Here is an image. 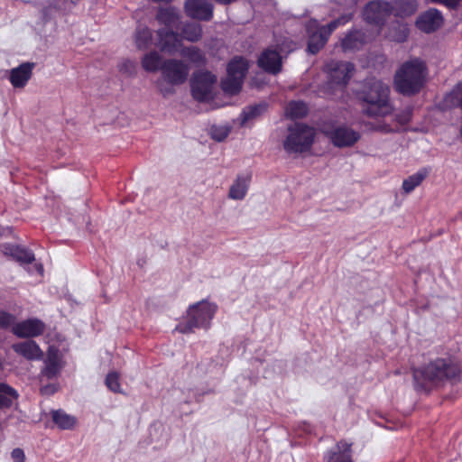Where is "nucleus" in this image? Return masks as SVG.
<instances>
[{"instance_id":"1a4fd4ad","label":"nucleus","mask_w":462,"mask_h":462,"mask_svg":"<svg viewBox=\"0 0 462 462\" xmlns=\"http://www.w3.org/2000/svg\"><path fill=\"white\" fill-rule=\"evenodd\" d=\"M217 77L208 71H199L191 79L192 96L198 101H207L212 97Z\"/></svg>"},{"instance_id":"4c0bfd02","label":"nucleus","mask_w":462,"mask_h":462,"mask_svg":"<svg viewBox=\"0 0 462 462\" xmlns=\"http://www.w3.org/2000/svg\"><path fill=\"white\" fill-rule=\"evenodd\" d=\"M228 134H229V128L226 126L214 125L210 129L211 137L217 142H221V141L225 140L227 137Z\"/></svg>"},{"instance_id":"a211bd4d","label":"nucleus","mask_w":462,"mask_h":462,"mask_svg":"<svg viewBox=\"0 0 462 462\" xmlns=\"http://www.w3.org/2000/svg\"><path fill=\"white\" fill-rule=\"evenodd\" d=\"M44 324L36 319H27L17 323L13 328V332L19 337H34L42 335L44 331Z\"/></svg>"},{"instance_id":"a19ab883","label":"nucleus","mask_w":462,"mask_h":462,"mask_svg":"<svg viewBox=\"0 0 462 462\" xmlns=\"http://www.w3.org/2000/svg\"><path fill=\"white\" fill-rule=\"evenodd\" d=\"M11 457L14 462H25V454L20 448H14L11 452Z\"/></svg>"},{"instance_id":"f704fd0d","label":"nucleus","mask_w":462,"mask_h":462,"mask_svg":"<svg viewBox=\"0 0 462 462\" xmlns=\"http://www.w3.org/2000/svg\"><path fill=\"white\" fill-rule=\"evenodd\" d=\"M409 34L407 24L395 23L389 29L388 37L397 42H403L406 41Z\"/></svg>"},{"instance_id":"423d86ee","label":"nucleus","mask_w":462,"mask_h":462,"mask_svg":"<svg viewBox=\"0 0 462 462\" xmlns=\"http://www.w3.org/2000/svg\"><path fill=\"white\" fill-rule=\"evenodd\" d=\"M216 310V305L204 300L190 306L187 313V321L177 326L176 330L189 333L194 328H208Z\"/></svg>"},{"instance_id":"0eeeda50","label":"nucleus","mask_w":462,"mask_h":462,"mask_svg":"<svg viewBox=\"0 0 462 462\" xmlns=\"http://www.w3.org/2000/svg\"><path fill=\"white\" fill-rule=\"evenodd\" d=\"M289 134L283 142V148L289 153L304 152L310 149L315 131L302 124H295L288 128Z\"/></svg>"},{"instance_id":"7ed1b4c3","label":"nucleus","mask_w":462,"mask_h":462,"mask_svg":"<svg viewBox=\"0 0 462 462\" xmlns=\"http://www.w3.org/2000/svg\"><path fill=\"white\" fill-rule=\"evenodd\" d=\"M427 75L424 62L413 59L404 62L395 72L394 88L404 96H413L422 88Z\"/></svg>"},{"instance_id":"cd10ccee","label":"nucleus","mask_w":462,"mask_h":462,"mask_svg":"<svg viewBox=\"0 0 462 462\" xmlns=\"http://www.w3.org/2000/svg\"><path fill=\"white\" fill-rule=\"evenodd\" d=\"M134 42L138 50H145L152 44V31L143 25H139L134 32Z\"/></svg>"},{"instance_id":"79ce46f5","label":"nucleus","mask_w":462,"mask_h":462,"mask_svg":"<svg viewBox=\"0 0 462 462\" xmlns=\"http://www.w3.org/2000/svg\"><path fill=\"white\" fill-rule=\"evenodd\" d=\"M433 3L442 4L449 8H456L462 0H430Z\"/></svg>"},{"instance_id":"c9c22d12","label":"nucleus","mask_w":462,"mask_h":462,"mask_svg":"<svg viewBox=\"0 0 462 462\" xmlns=\"http://www.w3.org/2000/svg\"><path fill=\"white\" fill-rule=\"evenodd\" d=\"M307 112V106L301 101H292L286 107V115L291 118H301Z\"/></svg>"},{"instance_id":"9d476101","label":"nucleus","mask_w":462,"mask_h":462,"mask_svg":"<svg viewBox=\"0 0 462 462\" xmlns=\"http://www.w3.org/2000/svg\"><path fill=\"white\" fill-rule=\"evenodd\" d=\"M392 5L387 2L371 1L365 5L363 17L366 23L380 28L392 13Z\"/></svg>"},{"instance_id":"6e6552de","label":"nucleus","mask_w":462,"mask_h":462,"mask_svg":"<svg viewBox=\"0 0 462 462\" xmlns=\"http://www.w3.org/2000/svg\"><path fill=\"white\" fill-rule=\"evenodd\" d=\"M248 69L247 61L241 58H234L227 66V75L222 80L221 87L224 92L235 95L242 88L244 79Z\"/></svg>"},{"instance_id":"2f4dec72","label":"nucleus","mask_w":462,"mask_h":462,"mask_svg":"<svg viewBox=\"0 0 462 462\" xmlns=\"http://www.w3.org/2000/svg\"><path fill=\"white\" fill-rule=\"evenodd\" d=\"M266 109V103H260L245 107L241 114V125H245L247 122L259 117Z\"/></svg>"},{"instance_id":"bb28decb","label":"nucleus","mask_w":462,"mask_h":462,"mask_svg":"<svg viewBox=\"0 0 462 462\" xmlns=\"http://www.w3.org/2000/svg\"><path fill=\"white\" fill-rule=\"evenodd\" d=\"M203 35L202 26L196 23H187L180 30L181 40H186L190 42H198L201 40Z\"/></svg>"},{"instance_id":"c85d7f7f","label":"nucleus","mask_w":462,"mask_h":462,"mask_svg":"<svg viewBox=\"0 0 462 462\" xmlns=\"http://www.w3.org/2000/svg\"><path fill=\"white\" fill-rule=\"evenodd\" d=\"M162 62V56L156 51L146 53L141 61L143 69L149 72H155L161 69Z\"/></svg>"},{"instance_id":"ea45409f","label":"nucleus","mask_w":462,"mask_h":462,"mask_svg":"<svg viewBox=\"0 0 462 462\" xmlns=\"http://www.w3.org/2000/svg\"><path fill=\"white\" fill-rule=\"evenodd\" d=\"M14 322V317L5 311H0V327L7 328Z\"/></svg>"},{"instance_id":"aec40b11","label":"nucleus","mask_w":462,"mask_h":462,"mask_svg":"<svg viewBox=\"0 0 462 462\" xmlns=\"http://www.w3.org/2000/svg\"><path fill=\"white\" fill-rule=\"evenodd\" d=\"M34 68V63L32 62H24L11 69L10 71V82L14 88H23L28 80L31 79L32 74V69Z\"/></svg>"},{"instance_id":"ddd939ff","label":"nucleus","mask_w":462,"mask_h":462,"mask_svg":"<svg viewBox=\"0 0 462 462\" xmlns=\"http://www.w3.org/2000/svg\"><path fill=\"white\" fill-rule=\"evenodd\" d=\"M185 11L190 18L201 21H209L213 16V5L207 0H187Z\"/></svg>"},{"instance_id":"dca6fc26","label":"nucleus","mask_w":462,"mask_h":462,"mask_svg":"<svg viewBox=\"0 0 462 462\" xmlns=\"http://www.w3.org/2000/svg\"><path fill=\"white\" fill-rule=\"evenodd\" d=\"M443 24V16L441 13L435 9L430 8L426 12L420 14L416 21V26L422 32L430 33L432 32Z\"/></svg>"},{"instance_id":"49530a36","label":"nucleus","mask_w":462,"mask_h":462,"mask_svg":"<svg viewBox=\"0 0 462 462\" xmlns=\"http://www.w3.org/2000/svg\"><path fill=\"white\" fill-rule=\"evenodd\" d=\"M125 65H129L131 68H133V67H134V66H133V63H132V62H130V61H128Z\"/></svg>"},{"instance_id":"37998d69","label":"nucleus","mask_w":462,"mask_h":462,"mask_svg":"<svg viewBox=\"0 0 462 462\" xmlns=\"http://www.w3.org/2000/svg\"><path fill=\"white\" fill-rule=\"evenodd\" d=\"M42 394L51 395L56 392V387L53 384H47L41 388Z\"/></svg>"},{"instance_id":"20e7f679","label":"nucleus","mask_w":462,"mask_h":462,"mask_svg":"<svg viewBox=\"0 0 462 462\" xmlns=\"http://www.w3.org/2000/svg\"><path fill=\"white\" fill-rule=\"evenodd\" d=\"M162 79L156 81L159 91L164 96L174 93L173 86L183 84L189 76V68L182 60L169 59L161 67Z\"/></svg>"},{"instance_id":"c756f323","label":"nucleus","mask_w":462,"mask_h":462,"mask_svg":"<svg viewBox=\"0 0 462 462\" xmlns=\"http://www.w3.org/2000/svg\"><path fill=\"white\" fill-rule=\"evenodd\" d=\"M429 171L427 169H421L418 172L409 176L402 182V190L405 194L411 193L428 176Z\"/></svg>"},{"instance_id":"473e14b6","label":"nucleus","mask_w":462,"mask_h":462,"mask_svg":"<svg viewBox=\"0 0 462 462\" xmlns=\"http://www.w3.org/2000/svg\"><path fill=\"white\" fill-rule=\"evenodd\" d=\"M52 420L62 430H70L76 424V419L61 410L52 411Z\"/></svg>"},{"instance_id":"c03bdc74","label":"nucleus","mask_w":462,"mask_h":462,"mask_svg":"<svg viewBox=\"0 0 462 462\" xmlns=\"http://www.w3.org/2000/svg\"><path fill=\"white\" fill-rule=\"evenodd\" d=\"M37 270H38V272H39L41 274H42V272H43V268H42V265H39V266L37 267Z\"/></svg>"},{"instance_id":"e433bc0d","label":"nucleus","mask_w":462,"mask_h":462,"mask_svg":"<svg viewBox=\"0 0 462 462\" xmlns=\"http://www.w3.org/2000/svg\"><path fill=\"white\" fill-rule=\"evenodd\" d=\"M396 5L398 14L402 16H408L417 11L418 4L416 0H397Z\"/></svg>"},{"instance_id":"58836bf2","label":"nucleus","mask_w":462,"mask_h":462,"mask_svg":"<svg viewBox=\"0 0 462 462\" xmlns=\"http://www.w3.org/2000/svg\"><path fill=\"white\" fill-rule=\"evenodd\" d=\"M106 386L115 393L120 392L119 376L116 373H110L106 378Z\"/></svg>"},{"instance_id":"72a5a7b5","label":"nucleus","mask_w":462,"mask_h":462,"mask_svg":"<svg viewBox=\"0 0 462 462\" xmlns=\"http://www.w3.org/2000/svg\"><path fill=\"white\" fill-rule=\"evenodd\" d=\"M18 397L17 392L6 383H0V408H9L13 400Z\"/></svg>"},{"instance_id":"f3484780","label":"nucleus","mask_w":462,"mask_h":462,"mask_svg":"<svg viewBox=\"0 0 462 462\" xmlns=\"http://www.w3.org/2000/svg\"><path fill=\"white\" fill-rule=\"evenodd\" d=\"M62 368V363L59 355L58 348L50 346L47 352V357L44 361V367L41 372V377L47 380L59 375Z\"/></svg>"},{"instance_id":"a18cd8bd","label":"nucleus","mask_w":462,"mask_h":462,"mask_svg":"<svg viewBox=\"0 0 462 462\" xmlns=\"http://www.w3.org/2000/svg\"><path fill=\"white\" fill-rule=\"evenodd\" d=\"M153 2H166V3H169V2H171L172 0H152Z\"/></svg>"},{"instance_id":"7c9ffc66","label":"nucleus","mask_w":462,"mask_h":462,"mask_svg":"<svg viewBox=\"0 0 462 462\" xmlns=\"http://www.w3.org/2000/svg\"><path fill=\"white\" fill-rule=\"evenodd\" d=\"M180 53L183 58L196 65H203L206 61L205 54L199 48L196 46H182Z\"/></svg>"},{"instance_id":"412c9836","label":"nucleus","mask_w":462,"mask_h":462,"mask_svg":"<svg viewBox=\"0 0 462 462\" xmlns=\"http://www.w3.org/2000/svg\"><path fill=\"white\" fill-rule=\"evenodd\" d=\"M411 118V109L408 107L396 114L392 123H378L374 126V130L384 134L393 133L398 131L401 125L408 124Z\"/></svg>"},{"instance_id":"5701e85b","label":"nucleus","mask_w":462,"mask_h":462,"mask_svg":"<svg viewBox=\"0 0 462 462\" xmlns=\"http://www.w3.org/2000/svg\"><path fill=\"white\" fill-rule=\"evenodd\" d=\"M326 460L327 462H352L351 444L343 440L338 442L336 449L328 454Z\"/></svg>"},{"instance_id":"6ab92c4d","label":"nucleus","mask_w":462,"mask_h":462,"mask_svg":"<svg viewBox=\"0 0 462 462\" xmlns=\"http://www.w3.org/2000/svg\"><path fill=\"white\" fill-rule=\"evenodd\" d=\"M13 350L27 360H41L43 357V352L33 340H25L15 343L12 346Z\"/></svg>"},{"instance_id":"4468645a","label":"nucleus","mask_w":462,"mask_h":462,"mask_svg":"<svg viewBox=\"0 0 462 462\" xmlns=\"http://www.w3.org/2000/svg\"><path fill=\"white\" fill-rule=\"evenodd\" d=\"M333 144L337 147L353 146L360 138L358 132L347 126H337L329 133Z\"/></svg>"},{"instance_id":"9b49d317","label":"nucleus","mask_w":462,"mask_h":462,"mask_svg":"<svg viewBox=\"0 0 462 462\" xmlns=\"http://www.w3.org/2000/svg\"><path fill=\"white\" fill-rule=\"evenodd\" d=\"M157 47L161 51L170 55L180 52L182 48V40L180 36L174 32L172 29L162 28L157 31Z\"/></svg>"},{"instance_id":"b1692460","label":"nucleus","mask_w":462,"mask_h":462,"mask_svg":"<svg viewBox=\"0 0 462 462\" xmlns=\"http://www.w3.org/2000/svg\"><path fill=\"white\" fill-rule=\"evenodd\" d=\"M179 11L174 7H166L159 9L156 19L160 23H162L166 28L172 29L177 27L180 23Z\"/></svg>"},{"instance_id":"39448f33","label":"nucleus","mask_w":462,"mask_h":462,"mask_svg":"<svg viewBox=\"0 0 462 462\" xmlns=\"http://www.w3.org/2000/svg\"><path fill=\"white\" fill-rule=\"evenodd\" d=\"M352 19L351 14H344L332 21L326 26L319 27L316 23H310L307 26L309 35L308 51L311 54L318 53L326 44L329 35L339 25H343Z\"/></svg>"},{"instance_id":"a878e982","label":"nucleus","mask_w":462,"mask_h":462,"mask_svg":"<svg viewBox=\"0 0 462 462\" xmlns=\"http://www.w3.org/2000/svg\"><path fill=\"white\" fill-rule=\"evenodd\" d=\"M249 182V176H238L229 189L228 197L236 200L243 199L247 193Z\"/></svg>"},{"instance_id":"2eb2a0df","label":"nucleus","mask_w":462,"mask_h":462,"mask_svg":"<svg viewBox=\"0 0 462 462\" xmlns=\"http://www.w3.org/2000/svg\"><path fill=\"white\" fill-rule=\"evenodd\" d=\"M371 37L361 30L354 29L347 32L340 41V46L344 52H354L362 49Z\"/></svg>"},{"instance_id":"393cba45","label":"nucleus","mask_w":462,"mask_h":462,"mask_svg":"<svg viewBox=\"0 0 462 462\" xmlns=\"http://www.w3.org/2000/svg\"><path fill=\"white\" fill-rule=\"evenodd\" d=\"M4 253L23 263H30L34 261V254L29 249L14 245L4 246Z\"/></svg>"},{"instance_id":"f257e3e1","label":"nucleus","mask_w":462,"mask_h":462,"mask_svg":"<svg viewBox=\"0 0 462 462\" xmlns=\"http://www.w3.org/2000/svg\"><path fill=\"white\" fill-rule=\"evenodd\" d=\"M356 97L361 102L364 115L380 118L393 114V106L390 99V88L380 79H369L363 82Z\"/></svg>"},{"instance_id":"f8f14e48","label":"nucleus","mask_w":462,"mask_h":462,"mask_svg":"<svg viewBox=\"0 0 462 462\" xmlns=\"http://www.w3.org/2000/svg\"><path fill=\"white\" fill-rule=\"evenodd\" d=\"M326 68L331 83L343 87L347 84L354 71V65L346 61L330 60Z\"/></svg>"},{"instance_id":"4be33fe9","label":"nucleus","mask_w":462,"mask_h":462,"mask_svg":"<svg viewBox=\"0 0 462 462\" xmlns=\"http://www.w3.org/2000/svg\"><path fill=\"white\" fill-rule=\"evenodd\" d=\"M258 64L265 71L277 74L282 69V59L276 51L266 50L259 57Z\"/></svg>"},{"instance_id":"f03ea898","label":"nucleus","mask_w":462,"mask_h":462,"mask_svg":"<svg viewBox=\"0 0 462 462\" xmlns=\"http://www.w3.org/2000/svg\"><path fill=\"white\" fill-rule=\"evenodd\" d=\"M460 368L450 358H436L422 367L413 369L414 386L418 391H430L447 380L458 376Z\"/></svg>"}]
</instances>
